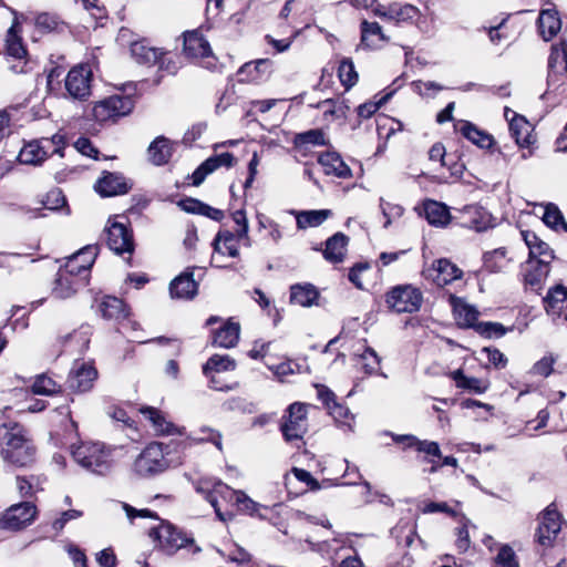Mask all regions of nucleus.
I'll use <instances>...</instances> for the list:
<instances>
[{
  "label": "nucleus",
  "mask_w": 567,
  "mask_h": 567,
  "mask_svg": "<svg viewBox=\"0 0 567 567\" xmlns=\"http://www.w3.org/2000/svg\"><path fill=\"white\" fill-rule=\"evenodd\" d=\"M0 455L7 464L18 467L34 461L35 449L20 423L4 422L0 425Z\"/></svg>",
  "instance_id": "f257e3e1"
},
{
  "label": "nucleus",
  "mask_w": 567,
  "mask_h": 567,
  "mask_svg": "<svg viewBox=\"0 0 567 567\" xmlns=\"http://www.w3.org/2000/svg\"><path fill=\"white\" fill-rule=\"evenodd\" d=\"M118 449L101 442H85L72 449L74 461L95 474H106L115 462Z\"/></svg>",
  "instance_id": "f03ea898"
},
{
  "label": "nucleus",
  "mask_w": 567,
  "mask_h": 567,
  "mask_svg": "<svg viewBox=\"0 0 567 567\" xmlns=\"http://www.w3.org/2000/svg\"><path fill=\"white\" fill-rule=\"evenodd\" d=\"M165 454L162 443L148 444L135 458L133 472L140 477H152L165 472L169 467Z\"/></svg>",
  "instance_id": "7ed1b4c3"
},
{
  "label": "nucleus",
  "mask_w": 567,
  "mask_h": 567,
  "mask_svg": "<svg viewBox=\"0 0 567 567\" xmlns=\"http://www.w3.org/2000/svg\"><path fill=\"white\" fill-rule=\"evenodd\" d=\"M310 404L291 403L281 417L280 431L286 442L301 441L308 432V409Z\"/></svg>",
  "instance_id": "20e7f679"
},
{
  "label": "nucleus",
  "mask_w": 567,
  "mask_h": 567,
  "mask_svg": "<svg viewBox=\"0 0 567 567\" xmlns=\"http://www.w3.org/2000/svg\"><path fill=\"white\" fill-rule=\"evenodd\" d=\"M97 256L96 246H85L72 256L66 258V262L60 268V282L70 278V274L76 272L78 278L73 280L75 285H86L89 281L90 269Z\"/></svg>",
  "instance_id": "39448f33"
},
{
  "label": "nucleus",
  "mask_w": 567,
  "mask_h": 567,
  "mask_svg": "<svg viewBox=\"0 0 567 567\" xmlns=\"http://www.w3.org/2000/svg\"><path fill=\"white\" fill-rule=\"evenodd\" d=\"M150 537L157 543V545L166 553L174 554L178 549L186 547L187 545H193V554H198L202 551V548L197 545H194V539L188 538L181 532H178L173 525L169 523L161 520L158 526L151 528Z\"/></svg>",
  "instance_id": "423d86ee"
},
{
  "label": "nucleus",
  "mask_w": 567,
  "mask_h": 567,
  "mask_svg": "<svg viewBox=\"0 0 567 567\" xmlns=\"http://www.w3.org/2000/svg\"><path fill=\"white\" fill-rule=\"evenodd\" d=\"M422 301V292L411 285L396 286L385 296L388 307L398 313L416 312Z\"/></svg>",
  "instance_id": "0eeeda50"
},
{
  "label": "nucleus",
  "mask_w": 567,
  "mask_h": 567,
  "mask_svg": "<svg viewBox=\"0 0 567 567\" xmlns=\"http://www.w3.org/2000/svg\"><path fill=\"white\" fill-rule=\"evenodd\" d=\"M183 52L186 58L200 63L206 69H212L216 64V58L208 40L197 30L184 33Z\"/></svg>",
  "instance_id": "6e6552de"
},
{
  "label": "nucleus",
  "mask_w": 567,
  "mask_h": 567,
  "mask_svg": "<svg viewBox=\"0 0 567 567\" xmlns=\"http://www.w3.org/2000/svg\"><path fill=\"white\" fill-rule=\"evenodd\" d=\"M196 491L200 493L205 499L214 507L217 517L223 522H226L227 518L220 511L219 498L225 502L235 504L237 494L239 493V491L230 488L228 485L220 481H200L196 485Z\"/></svg>",
  "instance_id": "1a4fd4ad"
},
{
  "label": "nucleus",
  "mask_w": 567,
  "mask_h": 567,
  "mask_svg": "<svg viewBox=\"0 0 567 567\" xmlns=\"http://www.w3.org/2000/svg\"><path fill=\"white\" fill-rule=\"evenodd\" d=\"M37 515L35 506L30 502H22L10 506L0 517V528L16 532L29 526Z\"/></svg>",
  "instance_id": "9d476101"
},
{
  "label": "nucleus",
  "mask_w": 567,
  "mask_h": 567,
  "mask_svg": "<svg viewBox=\"0 0 567 567\" xmlns=\"http://www.w3.org/2000/svg\"><path fill=\"white\" fill-rule=\"evenodd\" d=\"M561 528V520L559 513L548 506L538 516V526L535 530V542L547 549L553 546Z\"/></svg>",
  "instance_id": "9b49d317"
},
{
  "label": "nucleus",
  "mask_w": 567,
  "mask_h": 567,
  "mask_svg": "<svg viewBox=\"0 0 567 567\" xmlns=\"http://www.w3.org/2000/svg\"><path fill=\"white\" fill-rule=\"evenodd\" d=\"M105 233L106 244L115 254L122 255L125 252H133V234L125 221H120L116 218L109 219Z\"/></svg>",
  "instance_id": "f8f14e48"
},
{
  "label": "nucleus",
  "mask_w": 567,
  "mask_h": 567,
  "mask_svg": "<svg viewBox=\"0 0 567 567\" xmlns=\"http://www.w3.org/2000/svg\"><path fill=\"white\" fill-rule=\"evenodd\" d=\"M91 68L85 64H80L69 71L65 78V89L71 97L85 100L91 94Z\"/></svg>",
  "instance_id": "ddd939ff"
},
{
  "label": "nucleus",
  "mask_w": 567,
  "mask_h": 567,
  "mask_svg": "<svg viewBox=\"0 0 567 567\" xmlns=\"http://www.w3.org/2000/svg\"><path fill=\"white\" fill-rule=\"evenodd\" d=\"M97 378L96 369L86 362H75L68 378V385L72 391L86 392L93 388Z\"/></svg>",
  "instance_id": "4468645a"
},
{
  "label": "nucleus",
  "mask_w": 567,
  "mask_h": 567,
  "mask_svg": "<svg viewBox=\"0 0 567 567\" xmlns=\"http://www.w3.org/2000/svg\"><path fill=\"white\" fill-rule=\"evenodd\" d=\"M463 271L446 258L437 259L432 267L425 270L426 278L433 280L437 286L443 287L460 279Z\"/></svg>",
  "instance_id": "2eb2a0df"
},
{
  "label": "nucleus",
  "mask_w": 567,
  "mask_h": 567,
  "mask_svg": "<svg viewBox=\"0 0 567 567\" xmlns=\"http://www.w3.org/2000/svg\"><path fill=\"white\" fill-rule=\"evenodd\" d=\"M235 157L231 153L225 152L221 154H217L208 157L204 161L192 174V183L194 186H199L205 178L215 172L217 168L225 166H233Z\"/></svg>",
  "instance_id": "dca6fc26"
},
{
  "label": "nucleus",
  "mask_w": 567,
  "mask_h": 567,
  "mask_svg": "<svg viewBox=\"0 0 567 567\" xmlns=\"http://www.w3.org/2000/svg\"><path fill=\"white\" fill-rule=\"evenodd\" d=\"M130 189L124 176L116 173H105L95 184V190L104 197L126 194Z\"/></svg>",
  "instance_id": "f3484780"
},
{
  "label": "nucleus",
  "mask_w": 567,
  "mask_h": 567,
  "mask_svg": "<svg viewBox=\"0 0 567 567\" xmlns=\"http://www.w3.org/2000/svg\"><path fill=\"white\" fill-rule=\"evenodd\" d=\"M198 285L194 279L193 270L187 269L177 276L169 285L172 298L192 299L197 295Z\"/></svg>",
  "instance_id": "a211bd4d"
},
{
  "label": "nucleus",
  "mask_w": 567,
  "mask_h": 567,
  "mask_svg": "<svg viewBox=\"0 0 567 567\" xmlns=\"http://www.w3.org/2000/svg\"><path fill=\"white\" fill-rule=\"evenodd\" d=\"M377 16L395 22H406L416 19L420 10L410 3H392L377 9Z\"/></svg>",
  "instance_id": "6ab92c4d"
},
{
  "label": "nucleus",
  "mask_w": 567,
  "mask_h": 567,
  "mask_svg": "<svg viewBox=\"0 0 567 567\" xmlns=\"http://www.w3.org/2000/svg\"><path fill=\"white\" fill-rule=\"evenodd\" d=\"M318 163L323 167L327 175L338 178H350L352 172L337 152H326L318 157Z\"/></svg>",
  "instance_id": "aec40b11"
},
{
  "label": "nucleus",
  "mask_w": 567,
  "mask_h": 567,
  "mask_svg": "<svg viewBox=\"0 0 567 567\" xmlns=\"http://www.w3.org/2000/svg\"><path fill=\"white\" fill-rule=\"evenodd\" d=\"M509 132L515 138L516 144L520 147H529L535 143L533 127L524 116L513 114V117L509 120Z\"/></svg>",
  "instance_id": "412c9836"
},
{
  "label": "nucleus",
  "mask_w": 567,
  "mask_h": 567,
  "mask_svg": "<svg viewBox=\"0 0 567 567\" xmlns=\"http://www.w3.org/2000/svg\"><path fill=\"white\" fill-rule=\"evenodd\" d=\"M523 238L529 249V258L539 261L540 264H550L554 259V254L549 246L540 240L536 234L530 231H523Z\"/></svg>",
  "instance_id": "4be33fe9"
},
{
  "label": "nucleus",
  "mask_w": 567,
  "mask_h": 567,
  "mask_svg": "<svg viewBox=\"0 0 567 567\" xmlns=\"http://www.w3.org/2000/svg\"><path fill=\"white\" fill-rule=\"evenodd\" d=\"M49 143V138H42L41 141H32L25 144L18 156L20 163L27 165L41 164L48 157L49 152L44 144Z\"/></svg>",
  "instance_id": "5701e85b"
},
{
  "label": "nucleus",
  "mask_w": 567,
  "mask_h": 567,
  "mask_svg": "<svg viewBox=\"0 0 567 567\" xmlns=\"http://www.w3.org/2000/svg\"><path fill=\"white\" fill-rule=\"evenodd\" d=\"M463 225L476 231L486 230L492 225L491 215L476 205L466 206L463 210Z\"/></svg>",
  "instance_id": "b1692460"
},
{
  "label": "nucleus",
  "mask_w": 567,
  "mask_h": 567,
  "mask_svg": "<svg viewBox=\"0 0 567 567\" xmlns=\"http://www.w3.org/2000/svg\"><path fill=\"white\" fill-rule=\"evenodd\" d=\"M537 22L539 33L545 41L551 40L561 28L558 12L554 9L542 10Z\"/></svg>",
  "instance_id": "393cba45"
},
{
  "label": "nucleus",
  "mask_w": 567,
  "mask_h": 567,
  "mask_svg": "<svg viewBox=\"0 0 567 567\" xmlns=\"http://www.w3.org/2000/svg\"><path fill=\"white\" fill-rule=\"evenodd\" d=\"M34 27L40 33H64L69 25L58 14L50 12L38 13L34 18Z\"/></svg>",
  "instance_id": "a878e982"
},
{
  "label": "nucleus",
  "mask_w": 567,
  "mask_h": 567,
  "mask_svg": "<svg viewBox=\"0 0 567 567\" xmlns=\"http://www.w3.org/2000/svg\"><path fill=\"white\" fill-rule=\"evenodd\" d=\"M349 238L342 234L337 233L326 241L323 257L333 264L341 262L347 252Z\"/></svg>",
  "instance_id": "bb28decb"
},
{
  "label": "nucleus",
  "mask_w": 567,
  "mask_h": 567,
  "mask_svg": "<svg viewBox=\"0 0 567 567\" xmlns=\"http://www.w3.org/2000/svg\"><path fill=\"white\" fill-rule=\"evenodd\" d=\"M131 54L138 64L155 65L158 62L163 51L150 47L146 41H136L131 44Z\"/></svg>",
  "instance_id": "cd10ccee"
},
{
  "label": "nucleus",
  "mask_w": 567,
  "mask_h": 567,
  "mask_svg": "<svg viewBox=\"0 0 567 567\" xmlns=\"http://www.w3.org/2000/svg\"><path fill=\"white\" fill-rule=\"evenodd\" d=\"M291 214L296 217L298 229H307L323 224L332 215V212L330 209L291 210Z\"/></svg>",
  "instance_id": "c85d7f7f"
},
{
  "label": "nucleus",
  "mask_w": 567,
  "mask_h": 567,
  "mask_svg": "<svg viewBox=\"0 0 567 567\" xmlns=\"http://www.w3.org/2000/svg\"><path fill=\"white\" fill-rule=\"evenodd\" d=\"M424 217L430 225L444 227L450 223L451 214L446 205L436 200H426L423 206Z\"/></svg>",
  "instance_id": "c756f323"
},
{
  "label": "nucleus",
  "mask_w": 567,
  "mask_h": 567,
  "mask_svg": "<svg viewBox=\"0 0 567 567\" xmlns=\"http://www.w3.org/2000/svg\"><path fill=\"white\" fill-rule=\"evenodd\" d=\"M97 308L101 316L109 320L121 321L126 319L128 315L125 303L116 297H104L99 302Z\"/></svg>",
  "instance_id": "7c9ffc66"
},
{
  "label": "nucleus",
  "mask_w": 567,
  "mask_h": 567,
  "mask_svg": "<svg viewBox=\"0 0 567 567\" xmlns=\"http://www.w3.org/2000/svg\"><path fill=\"white\" fill-rule=\"evenodd\" d=\"M150 161L157 166L166 164L173 155V145L164 136L156 137L147 150Z\"/></svg>",
  "instance_id": "2f4dec72"
},
{
  "label": "nucleus",
  "mask_w": 567,
  "mask_h": 567,
  "mask_svg": "<svg viewBox=\"0 0 567 567\" xmlns=\"http://www.w3.org/2000/svg\"><path fill=\"white\" fill-rule=\"evenodd\" d=\"M388 38L378 22L363 20L361 23V43L369 49H378Z\"/></svg>",
  "instance_id": "473e14b6"
},
{
  "label": "nucleus",
  "mask_w": 567,
  "mask_h": 567,
  "mask_svg": "<svg viewBox=\"0 0 567 567\" xmlns=\"http://www.w3.org/2000/svg\"><path fill=\"white\" fill-rule=\"evenodd\" d=\"M240 239L237 233L234 234L229 230L218 231L213 241L214 250L215 252L235 258L239 254L238 240Z\"/></svg>",
  "instance_id": "72a5a7b5"
},
{
  "label": "nucleus",
  "mask_w": 567,
  "mask_h": 567,
  "mask_svg": "<svg viewBox=\"0 0 567 567\" xmlns=\"http://www.w3.org/2000/svg\"><path fill=\"white\" fill-rule=\"evenodd\" d=\"M319 298V292L311 284H297L290 288V302L301 306L311 307Z\"/></svg>",
  "instance_id": "f704fd0d"
},
{
  "label": "nucleus",
  "mask_w": 567,
  "mask_h": 567,
  "mask_svg": "<svg viewBox=\"0 0 567 567\" xmlns=\"http://www.w3.org/2000/svg\"><path fill=\"white\" fill-rule=\"evenodd\" d=\"M240 327L237 322L227 321L214 333L213 343L220 348H233L239 340Z\"/></svg>",
  "instance_id": "c9c22d12"
},
{
  "label": "nucleus",
  "mask_w": 567,
  "mask_h": 567,
  "mask_svg": "<svg viewBox=\"0 0 567 567\" xmlns=\"http://www.w3.org/2000/svg\"><path fill=\"white\" fill-rule=\"evenodd\" d=\"M453 311L461 327L474 328L476 330L478 311L473 306L461 299L453 298Z\"/></svg>",
  "instance_id": "e433bc0d"
},
{
  "label": "nucleus",
  "mask_w": 567,
  "mask_h": 567,
  "mask_svg": "<svg viewBox=\"0 0 567 567\" xmlns=\"http://www.w3.org/2000/svg\"><path fill=\"white\" fill-rule=\"evenodd\" d=\"M462 135L481 148H489L493 137L484 131L478 130L474 124L464 122L460 127Z\"/></svg>",
  "instance_id": "4c0bfd02"
},
{
  "label": "nucleus",
  "mask_w": 567,
  "mask_h": 567,
  "mask_svg": "<svg viewBox=\"0 0 567 567\" xmlns=\"http://www.w3.org/2000/svg\"><path fill=\"white\" fill-rule=\"evenodd\" d=\"M549 274V264H540L528 259L525 268V281L530 287H538Z\"/></svg>",
  "instance_id": "58836bf2"
},
{
  "label": "nucleus",
  "mask_w": 567,
  "mask_h": 567,
  "mask_svg": "<svg viewBox=\"0 0 567 567\" xmlns=\"http://www.w3.org/2000/svg\"><path fill=\"white\" fill-rule=\"evenodd\" d=\"M141 412L151 421L152 426L157 434L169 435L177 431L175 425L168 422L158 410L154 408H145L142 409Z\"/></svg>",
  "instance_id": "ea45409f"
},
{
  "label": "nucleus",
  "mask_w": 567,
  "mask_h": 567,
  "mask_svg": "<svg viewBox=\"0 0 567 567\" xmlns=\"http://www.w3.org/2000/svg\"><path fill=\"white\" fill-rule=\"evenodd\" d=\"M544 303L547 312L561 311L567 307V288L559 285L550 289L544 298Z\"/></svg>",
  "instance_id": "a19ab883"
},
{
  "label": "nucleus",
  "mask_w": 567,
  "mask_h": 567,
  "mask_svg": "<svg viewBox=\"0 0 567 567\" xmlns=\"http://www.w3.org/2000/svg\"><path fill=\"white\" fill-rule=\"evenodd\" d=\"M236 369V361L231 359L229 355H212L208 361L203 367V372L205 375H209V373H220L225 371H233Z\"/></svg>",
  "instance_id": "79ce46f5"
},
{
  "label": "nucleus",
  "mask_w": 567,
  "mask_h": 567,
  "mask_svg": "<svg viewBox=\"0 0 567 567\" xmlns=\"http://www.w3.org/2000/svg\"><path fill=\"white\" fill-rule=\"evenodd\" d=\"M78 278V274H70V278L60 282V270L56 274L54 286L52 288V295L59 299H66L72 297L80 288L85 285H75L73 280Z\"/></svg>",
  "instance_id": "37998d69"
},
{
  "label": "nucleus",
  "mask_w": 567,
  "mask_h": 567,
  "mask_svg": "<svg viewBox=\"0 0 567 567\" xmlns=\"http://www.w3.org/2000/svg\"><path fill=\"white\" fill-rule=\"evenodd\" d=\"M7 52L10 56L16 59H23L27 54V50L23 47L22 39L19 35L18 24L13 23L7 32L6 38Z\"/></svg>",
  "instance_id": "c03bdc74"
},
{
  "label": "nucleus",
  "mask_w": 567,
  "mask_h": 567,
  "mask_svg": "<svg viewBox=\"0 0 567 567\" xmlns=\"http://www.w3.org/2000/svg\"><path fill=\"white\" fill-rule=\"evenodd\" d=\"M548 65L557 73H567V44L559 42L553 45Z\"/></svg>",
  "instance_id": "a18cd8bd"
},
{
  "label": "nucleus",
  "mask_w": 567,
  "mask_h": 567,
  "mask_svg": "<svg viewBox=\"0 0 567 567\" xmlns=\"http://www.w3.org/2000/svg\"><path fill=\"white\" fill-rule=\"evenodd\" d=\"M507 265V251L505 248H497L484 254V266L491 272H498Z\"/></svg>",
  "instance_id": "49530a36"
},
{
  "label": "nucleus",
  "mask_w": 567,
  "mask_h": 567,
  "mask_svg": "<svg viewBox=\"0 0 567 567\" xmlns=\"http://www.w3.org/2000/svg\"><path fill=\"white\" fill-rule=\"evenodd\" d=\"M327 410L339 426H346L348 430L352 429L354 415L346 405L336 401Z\"/></svg>",
  "instance_id": "de8ad7c7"
},
{
  "label": "nucleus",
  "mask_w": 567,
  "mask_h": 567,
  "mask_svg": "<svg viewBox=\"0 0 567 567\" xmlns=\"http://www.w3.org/2000/svg\"><path fill=\"white\" fill-rule=\"evenodd\" d=\"M316 107L323 111V118L326 121H332L334 118H341L346 116L347 106L343 104V102L328 99L318 103Z\"/></svg>",
  "instance_id": "09e8293b"
},
{
  "label": "nucleus",
  "mask_w": 567,
  "mask_h": 567,
  "mask_svg": "<svg viewBox=\"0 0 567 567\" xmlns=\"http://www.w3.org/2000/svg\"><path fill=\"white\" fill-rule=\"evenodd\" d=\"M60 391V385L45 374L38 375L32 384V392L40 395H52Z\"/></svg>",
  "instance_id": "8fccbe9b"
},
{
  "label": "nucleus",
  "mask_w": 567,
  "mask_h": 567,
  "mask_svg": "<svg viewBox=\"0 0 567 567\" xmlns=\"http://www.w3.org/2000/svg\"><path fill=\"white\" fill-rule=\"evenodd\" d=\"M295 144L297 146H303V145L321 146V145H326L327 141L324 137V133L319 128H315V130H309V131L297 134L295 136Z\"/></svg>",
  "instance_id": "3c124183"
},
{
  "label": "nucleus",
  "mask_w": 567,
  "mask_h": 567,
  "mask_svg": "<svg viewBox=\"0 0 567 567\" xmlns=\"http://www.w3.org/2000/svg\"><path fill=\"white\" fill-rule=\"evenodd\" d=\"M543 220L547 226L554 229L561 227L564 230H567V224L564 220L563 214L554 204H547L544 207Z\"/></svg>",
  "instance_id": "603ef678"
},
{
  "label": "nucleus",
  "mask_w": 567,
  "mask_h": 567,
  "mask_svg": "<svg viewBox=\"0 0 567 567\" xmlns=\"http://www.w3.org/2000/svg\"><path fill=\"white\" fill-rule=\"evenodd\" d=\"M338 75L346 89L352 87L358 81V73L351 60L343 59L338 68Z\"/></svg>",
  "instance_id": "864d4df0"
},
{
  "label": "nucleus",
  "mask_w": 567,
  "mask_h": 567,
  "mask_svg": "<svg viewBox=\"0 0 567 567\" xmlns=\"http://www.w3.org/2000/svg\"><path fill=\"white\" fill-rule=\"evenodd\" d=\"M109 103L115 118L127 115L134 107V102L130 96L112 95L109 97Z\"/></svg>",
  "instance_id": "5fc2aeb1"
},
{
  "label": "nucleus",
  "mask_w": 567,
  "mask_h": 567,
  "mask_svg": "<svg viewBox=\"0 0 567 567\" xmlns=\"http://www.w3.org/2000/svg\"><path fill=\"white\" fill-rule=\"evenodd\" d=\"M360 359L367 374H373L380 370V358L372 348L367 347L360 354Z\"/></svg>",
  "instance_id": "6e6d98bb"
},
{
  "label": "nucleus",
  "mask_w": 567,
  "mask_h": 567,
  "mask_svg": "<svg viewBox=\"0 0 567 567\" xmlns=\"http://www.w3.org/2000/svg\"><path fill=\"white\" fill-rule=\"evenodd\" d=\"M494 567H519L516 555L512 547L504 545L499 548V551L495 558Z\"/></svg>",
  "instance_id": "4d7b16f0"
},
{
  "label": "nucleus",
  "mask_w": 567,
  "mask_h": 567,
  "mask_svg": "<svg viewBox=\"0 0 567 567\" xmlns=\"http://www.w3.org/2000/svg\"><path fill=\"white\" fill-rule=\"evenodd\" d=\"M235 505L237 506L238 511L255 515L258 513L260 505L252 501L247 494H245L243 491H239L237 494V498L235 501Z\"/></svg>",
  "instance_id": "13d9d810"
},
{
  "label": "nucleus",
  "mask_w": 567,
  "mask_h": 567,
  "mask_svg": "<svg viewBox=\"0 0 567 567\" xmlns=\"http://www.w3.org/2000/svg\"><path fill=\"white\" fill-rule=\"evenodd\" d=\"M17 486L21 496H32L35 492L42 489L35 477H17Z\"/></svg>",
  "instance_id": "bf43d9fd"
},
{
  "label": "nucleus",
  "mask_w": 567,
  "mask_h": 567,
  "mask_svg": "<svg viewBox=\"0 0 567 567\" xmlns=\"http://www.w3.org/2000/svg\"><path fill=\"white\" fill-rule=\"evenodd\" d=\"M476 331L482 336L492 338V337H503L506 333V329L503 324L497 322H480L476 326Z\"/></svg>",
  "instance_id": "052dcab7"
},
{
  "label": "nucleus",
  "mask_w": 567,
  "mask_h": 567,
  "mask_svg": "<svg viewBox=\"0 0 567 567\" xmlns=\"http://www.w3.org/2000/svg\"><path fill=\"white\" fill-rule=\"evenodd\" d=\"M93 116L99 122H105L109 120L115 118V113H113L111 105L109 103V97L97 102L93 107Z\"/></svg>",
  "instance_id": "680f3d73"
},
{
  "label": "nucleus",
  "mask_w": 567,
  "mask_h": 567,
  "mask_svg": "<svg viewBox=\"0 0 567 567\" xmlns=\"http://www.w3.org/2000/svg\"><path fill=\"white\" fill-rule=\"evenodd\" d=\"M270 66V61L268 59H260L254 62H248L244 64L240 70L239 74L247 73L251 80H255L254 72H266Z\"/></svg>",
  "instance_id": "e2e57ef3"
},
{
  "label": "nucleus",
  "mask_w": 567,
  "mask_h": 567,
  "mask_svg": "<svg viewBox=\"0 0 567 567\" xmlns=\"http://www.w3.org/2000/svg\"><path fill=\"white\" fill-rule=\"evenodd\" d=\"M291 474L296 480H298L301 483H305L307 487H309L312 491H317L320 488L319 483L316 478L312 477V475L302 468L293 467L291 470Z\"/></svg>",
  "instance_id": "0e129e2a"
},
{
  "label": "nucleus",
  "mask_w": 567,
  "mask_h": 567,
  "mask_svg": "<svg viewBox=\"0 0 567 567\" xmlns=\"http://www.w3.org/2000/svg\"><path fill=\"white\" fill-rule=\"evenodd\" d=\"M65 204V198L60 189H53L47 194V199L43 202L44 208L56 210Z\"/></svg>",
  "instance_id": "69168bd1"
},
{
  "label": "nucleus",
  "mask_w": 567,
  "mask_h": 567,
  "mask_svg": "<svg viewBox=\"0 0 567 567\" xmlns=\"http://www.w3.org/2000/svg\"><path fill=\"white\" fill-rule=\"evenodd\" d=\"M233 219L235 221V224L238 226V229L236 230L237 233V236L239 238H245L246 240H248V220H247V217H246V214L244 210H236L234 214H233Z\"/></svg>",
  "instance_id": "338daca9"
},
{
  "label": "nucleus",
  "mask_w": 567,
  "mask_h": 567,
  "mask_svg": "<svg viewBox=\"0 0 567 567\" xmlns=\"http://www.w3.org/2000/svg\"><path fill=\"white\" fill-rule=\"evenodd\" d=\"M553 364H554L553 358L544 357L534 364L532 372L536 375L546 378L551 373Z\"/></svg>",
  "instance_id": "774afa93"
}]
</instances>
